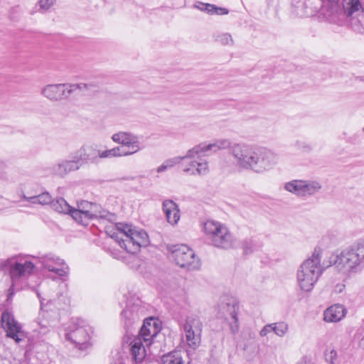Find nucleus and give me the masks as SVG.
Listing matches in <instances>:
<instances>
[{"instance_id": "nucleus-27", "label": "nucleus", "mask_w": 364, "mask_h": 364, "mask_svg": "<svg viewBox=\"0 0 364 364\" xmlns=\"http://www.w3.org/2000/svg\"><path fill=\"white\" fill-rule=\"evenodd\" d=\"M343 6L344 12L348 16H353L363 11L360 0H343Z\"/></svg>"}, {"instance_id": "nucleus-19", "label": "nucleus", "mask_w": 364, "mask_h": 364, "mask_svg": "<svg viewBox=\"0 0 364 364\" xmlns=\"http://www.w3.org/2000/svg\"><path fill=\"white\" fill-rule=\"evenodd\" d=\"M231 141L227 139H220L214 141L213 143L206 144L201 143L192 147V150L189 153V156L196 154L200 152L215 153L219 150L229 149V153L231 155V147L232 146Z\"/></svg>"}, {"instance_id": "nucleus-45", "label": "nucleus", "mask_w": 364, "mask_h": 364, "mask_svg": "<svg viewBox=\"0 0 364 364\" xmlns=\"http://www.w3.org/2000/svg\"><path fill=\"white\" fill-rule=\"evenodd\" d=\"M296 144L298 145L302 146L306 151H309L311 149V147L309 145H307V144H304V143H301V142H299V141H297Z\"/></svg>"}, {"instance_id": "nucleus-50", "label": "nucleus", "mask_w": 364, "mask_h": 364, "mask_svg": "<svg viewBox=\"0 0 364 364\" xmlns=\"http://www.w3.org/2000/svg\"><path fill=\"white\" fill-rule=\"evenodd\" d=\"M41 306H43V301L41 299Z\"/></svg>"}, {"instance_id": "nucleus-44", "label": "nucleus", "mask_w": 364, "mask_h": 364, "mask_svg": "<svg viewBox=\"0 0 364 364\" xmlns=\"http://www.w3.org/2000/svg\"><path fill=\"white\" fill-rule=\"evenodd\" d=\"M296 364H311L310 359L307 357L301 358Z\"/></svg>"}, {"instance_id": "nucleus-13", "label": "nucleus", "mask_w": 364, "mask_h": 364, "mask_svg": "<svg viewBox=\"0 0 364 364\" xmlns=\"http://www.w3.org/2000/svg\"><path fill=\"white\" fill-rule=\"evenodd\" d=\"M255 146L245 142L233 143L230 156L237 168L249 170Z\"/></svg>"}, {"instance_id": "nucleus-28", "label": "nucleus", "mask_w": 364, "mask_h": 364, "mask_svg": "<svg viewBox=\"0 0 364 364\" xmlns=\"http://www.w3.org/2000/svg\"><path fill=\"white\" fill-rule=\"evenodd\" d=\"M196 7L210 14L225 15L228 14L229 12L228 10L225 8L218 7L213 4H205L201 2L198 3Z\"/></svg>"}, {"instance_id": "nucleus-41", "label": "nucleus", "mask_w": 364, "mask_h": 364, "mask_svg": "<svg viewBox=\"0 0 364 364\" xmlns=\"http://www.w3.org/2000/svg\"><path fill=\"white\" fill-rule=\"evenodd\" d=\"M242 246L245 254H248L252 251L253 244L252 240L244 241Z\"/></svg>"}, {"instance_id": "nucleus-51", "label": "nucleus", "mask_w": 364, "mask_h": 364, "mask_svg": "<svg viewBox=\"0 0 364 364\" xmlns=\"http://www.w3.org/2000/svg\"><path fill=\"white\" fill-rule=\"evenodd\" d=\"M48 277L51 278V277H50V276H48ZM56 278H57V277H52V279H56Z\"/></svg>"}, {"instance_id": "nucleus-17", "label": "nucleus", "mask_w": 364, "mask_h": 364, "mask_svg": "<svg viewBox=\"0 0 364 364\" xmlns=\"http://www.w3.org/2000/svg\"><path fill=\"white\" fill-rule=\"evenodd\" d=\"M183 328L186 333L187 343L191 347L197 346L200 341L202 322L196 315L187 317Z\"/></svg>"}, {"instance_id": "nucleus-7", "label": "nucleus", "mask_w": 364, "mask_h": 364, "mask_svg": "<svg viewBox=\"0 0 364 364\" xmlns=\"http://www.w3.org/2000/svg\"><path fill=\"white\" fill-rule=\"evenodd\" d=\"M90 327L81 318H73L65 328V338L78 347L86 349L89 345Z\"/></svg>"}, {"instance_id": "nucleus-23", "label": "nucleus", "mask_w": 364, "mask_h": 364, "mask_svg": "<svg viewBox=\"0 0 364 364\" xmlns=\"http://www.w3.org/2000/svg\"><path fill=\"white\" fill-rule=\"evenodd\" d=\"M162 209L167 222L172 225H176L181 218L178 205L172 200H165L162 203Z\"/></svg>"}, {"instance_id": "nucleus-35", "label": "nucleus", "mask_w": 364, "mask_h": 364, "mask_svg": "<svg viewBox=\"0 0 364 364\" xmlns=\"http://www.w3.org/2000/svg\"><path fill=\"white\" fill-rule=\"evenodd\" d=\"M215 41L223 46H233L234 41L232 36L228 33H218L215 35Z\"/></svg>"}, {"instance_id": "nucleus-11", "label": "nucleus", "mask_w": 364, "mask_h": 364, "mask_svg": "<svg viewBox=\"0 0 364 364\" xmlns=\"http://www.w3.org/2000/svg\"><path fill=\"white\" fill-rule=\"evenodd\" d=\"M239 309V304L235 299L228 297L220 299L217 307L218 317L228 321L230 330L232 334H236L239 331L240 324L237 318Z\"/></svg>"}, {"instance_id": "nucleus-33", "label": "nucleus", "mask_w": 364, "mask_h": 364, "mask_svg": "<svg viewBox=\"0 0 364 364\" xmlns=\"http://www.w3.org/2000/svg\"><path fill=\"white\" fill-rule=\"evenodd\" d=\"M161 361L162 364H184L181 353L177 351L164 355Z\"/></svg>"}, {"instance_id": "nucleus-25", "label": "nucleus", "mask_w": 364, "mask_h": 364, "mask_svg": "<svg viewBox=\"0 0 364 364\" xmlns=\"http://www.w3.org/2000/svg\"><path fill=\"white\" fill-rule=\"evenodd\" d=\"M141 338H136L131 343V355L136 363L141 362L146 356L145 346Z\"/></svg>"}, {"instance_id": "nucleus-43", "label": "nucleus", "mask_w": 364, "mask_h": 364, "mask_svg": "<svg viewBox=\"0 0 364 364\" xmlns=\"http://www.w3.org/2000/svg\"><path fill=\"white\" fill-rule=\"evenodd\" d=\"M0 364H21L18 360L14 359H2L0 360Z\"/></svg>"}, {"instance_id": "nucleus-36", "label": "nucleus", "mask_w": 364, "mask_h": 364, "mask_svg": "<svg viewBox=\"0 0 364 364\" xmlns=\"http://www.w3.org/2000/svg\"><path fill=\"white\" fill-rule=\"evenodd\" d=\"M273 332L279 337H283L289 330V325L285 322L273 323Z\"/></svg>"}, {"instance_id": "nucleus-40", "label": "nucleus", "mask_w": 364, "mask_h": 364, "mask_svg": "<svg viewBox=\"0 0 364 364\" xmlns=\"http://www.w3.org/2000/svg\"><path fill=\"white\" fill-rule=\"evenodd\" d=\"M38 323L41 328L40 332L45 333L48 327V321L47 320H40V318H38Z\"/></svg>"}, {"instance_id": "nucleus-5", "label": "nucleus", "mask_w": 364, "mask_h": 364, "mask_svg": "<svg viewBox=\"0 0 364 364\" xmlns=\"http://www.w3.org/2000/svg\"><path fill=\"white\" fill-rule=\"evenodd\" d=\"M321 257L318 252L305 259L296 271V282L299 289L306 292L311 291L322 274Z\"/></svg>"}, {"instance_id": "nucleus-20", "label": "nucleus", "mask_w": 364, "mask_h": 364, "mask_svg": "<svg viewBox=\"0 0 364 364\" xmlns=\"http://www.w3.org/2000/svg\"><path fill=\"white\" fill-rule=\"evenodd\" d=\"M160 330L157 321L153 318H149L144 321L138 338H141V341H144L145 345L149 346L152 339L156 336Z\"/></svg>"}, {"instance_id": "nucleus-38", "label": "nucleus", "mask_w": 364, "mask_h": 364, "mask_svg": "<svg viewBox=\"0 0 364 364\" xmlns=\"http://www.w3.org/2000/svg\"><path fill=\"white\" fill-rule=\"evenodd\" d=\"M55 0H40V9L44 11L49 9L55 3Z\"/></svg>"}, {"instance_id": "nucleus-15", "label": "nucleus", "mask_w": 364, "mask_h": 364, "mask_svg": "<svg viewBox=\"0 0 364 364\" xmlns=\"http://www.w3.org/2000/svg\"><path fill=\"white\" fill-rule=\"evenodd\" d=\"M41 264L42 267L49 272L54 273L57 277L64 279L67 277L69 273V267L64 259L58 256L48 253L41 257H36Z\"/></svg>"}, {"instance_id": "nucleus-8", "label": "nucleus", "mask_w": 364, "mask_h": 364, "mask_svg": "<svg viewBox=\"0 0 364 364\" xmlns=\"http://www.w3.org/2000/svg\"><path fill=\"white\" fill-rule=\"evenodd\" d=\"M89 85L85 83L71 84L59 83L45 85L41 91V94L51 102H60L67 100L77 90L87 89Z\"/></svg>"}, {"instance_id": "nucleus-30", "label": "nucleus", "mask_w": 364, "mask_h": 364, "mask_svg": "<svg viewBox=\"0 0 364 364\" xmlns=\"http://www.w3.org/2000/svg\"><path fill=\"white\" fill-rule=\"evenodd\" d=\"M184 157L182 156H174L168 159H166L156 169L158 173H161L166 171L167 170L174 167L177 164H182Z\"/></svg>"}, {"instance_id": "nucleus-12", "label": "nucleus", "mask_w": 364, "mask_h": 364, "mask_svg": "<svg viewBox=\"0 0 364 364\" xmlns=\"http://www.w3.org/2000/svg\"><path fill=\"white\" fill-rule=\"evenodd\" d=\"M71 216L77 223L87 225L90 220L105 215L102 213L100 206L97 203L82 200L77 203V208H73Z\"/></svg>"}, {"instance_id": "nucleus-16", "label": "nucleus", "mask_w": 364, "mask_h": 364, "mask_svg": "<svg viewBox=\"0 0 364 364\" xmlns=\"http://www.w3.org/2000/svg\"><path fill=\"white\" fill-rule=\"evenodd\" d=\"M1 326L6 331L8 338H12L18 344L27 337V333L23 330L22 325L18 322L14 315L5 311L1 314Z\"/></svg>"}, {"instance_id": "nucleus-10", "label": "nucleus", "mask_w": 364, "mask_h": 364, "mask_svg": "<svg viewBox=\"0 0 364 364\" xmlns=\"http://www.w3.org/2000/svg\"><path fill=\"white\" fill-rule=\"evenodd\" d=\"M192 148L188 149L184 156V159L182 162V171L183 173L194 176H205L209 173V163L204 158L205 156H209L206 152H200L193 156H189L190 151Z\"/></svg>"}, {"instance_id": "nucleus-48", "label": "nucleus", "mask_w": 364, "mask_h": 364, "mask_svg": "<svg viewBox=\"0 0 364 364\" xmlns=\"http://www.w3.org/2000/svg\"><path fill=\"white\" fill-rule=\"evenodd\" d=\"M301 7L302 9H307V7L306 6V5L304 4H302Z\"/></svg>"}, {"instance_id": "nucleus-37", "label": "nucleus", "mask_w": 364, "mask_h": 364, "mask_svg": "<svg viewBox=\"0 0 364 364\" xmlns=\"http://www.w3.org/2000/svg\"><path fill=\"white\" fill-rule=\"evenodd\" d=\"M325 358L327 362L331 364H334L337 358V353L334 349L326 350Z\"/></svg>"}, {"instance_id": "nucleus-34", "label": "nucleus", "mask_w": 364, "mask_h": 364, "mask_svg": "<svg viewBox=\"0 0 364 364\" xmlns=\"http://www.w3.org/2000/svg\"><path fill=\"white\" fill-rule=\"evenodd\" d=\"M97 154L100 159L113 158V157H122L121 150L119 146L107 149V150H100L97 151Z\"/></svg>"}, {"instance_id": "nucleus-49", "label": "nucleus", "mask_w": 364, "mask_h": 364, "mask_svg": "<svg viewBox=\"0 0 364 364\" xmlns=\"http://www.w3.org/2000/svg\"><path fill=\"white\" fill-rule=\"evenodd\" d=\"M344 287V285L343 284H341L339 286V291H342V289Z\"/></svg>"}, {"instance_id": "nucleus-42", "label": "nucleus", "mask_w": 364, "mask_h": 364, "mask_svg": "<svg viewBox=\"0 0 364 364\" xmlns=\"http://www.w3.org/2000/svg\"><path fill=\"white\" fill-rule=\"evenodd\" d=\"M6 177V164L4 161H0V178L4 179Z\"/></svg>"}, {"instance_id": "nucleus-6", "label": "nucleus", "mask_w": 364, "mask_h": 364, "mask_svg": "<svg viewBox=\"0 0 364 364\" xmlns=\"http://www.w3.org/2000/svg\"><path fill=\"white\" fill-rule=\"evenodd\" d=\"M169 257L181 268L188 270H197L201 266L200 259L194 251L186 245L180 244L173 245L168 248Z\"/></svg>"}, {"instance_id": "nucleus-26", "label": "nucleus", "mask_w": 364, "mask_h": 364, "mask_svg": "<svg viewBox=\"0 0 364 364\" xmlns=\"http://www.w3.org/2000/svg\"><path fill=\"white\" fill-rule=\"evenodd\" d=\"M322 188L321 182L316 180H303V197H308L318 193Z\"/></svg>"}, {"instance_id": "nucleus-21", "label": "nucleus", "mask_w": 364, "mask_h": 364, "mask_svg": "<svg viewBox=\"0 0 364 364\" xmlns=\"http://www.w3.org/2000/svg\"><path fill=\"white\" fill-rule=\"evenodd\" d=\"M347 310L342 304H334L323 311V321L327 323H337L346 317Z\"/></svg>"}, {"instance_id": "nucleus-18", "label": "nucleus", "mask_w": 364, "mask_h": 364, "mask_svg": "<svg viewBox=\"0 0 364 364\" xmlns=\"http://www.w3.org/2000/svg\"><path fill=\"white\" fill-rule=\"evenodd\" d=\"M141 301L134 296L127 299L125 308L121 314L122 320L125 328L134 324L139 320Z\"/></svg>"}, {"instance_id": "nucleus-31", "label": "nucleus", "mask_w": 364, "mask_h": 364, "mask_svg": "<svg viewBox=\"0 0 364 364\" xmlns=\"http://www.w3.org/2000/svg\"><path fill=\"white\" fill-rule=\"evenodd\" d=\"M51 207L60 213L70 214L71 215L73 208L63 198H59L51 203Z\"/></svg>"}, {"instance_id": "nucleus-4", "label": "nucleus", "mask_w": 364, "mask_h": 364, "mask_svg": "<svg viewBox=\"0 0 364 364\" xmlns=\"http://www.w3.org/2000/svg\"><path fill=\"white\" fill-rule=\"evenodd\" d=\"M203 228L207 240L213 247L225 250L237 247V240L225 224L208 220Z\"/></svg>"}, {"instance_id": "nucleus-39", "label": "nucleus", "mask_w": 364, "mask_h": 364, "mask_svg": "<svg viewBox=\"0 0 364 364\" xmlns=\"http://www.w3.org/2000/svg\"><path fill=\"white\" fill-rule=\"evenodd\" d=\"M271 332H273L272 323L265 325L259 331V335L260 336L264 337Z\"/></svg>"}, {"instance_id": "nucleus-1", "label": "nucleus", "mask_w": 364, "mask_h": 364, "mask_svg": "<svg viewBox=\"0 0 364 364\" xmlns=\"http://www.w3.org/2000/svg\"><path fill=\"white\" fill-rule=\"evenodd\" d=\"M330 262L343 275L350 277L360 272L364 268V241L337 252L330 258Z\"/></svg>"}, {"instance_id": "nucleus-32", "label": "nucleus", "mask_w": 364, "mask_h": 364, "mask_svg": "<svg viewBox=\"0 0 364 364\" xmlns=\"http://www.w3.org/2000/svg\"><path fill=\"white\" fill-rule=\"evenodd\" d=\"M284 189L297 196L303 197V180H293L284 185Z\"/></svg>"}, {"instance_id": "nucleus-52", "label": "nucleus", "mask_w": 364, "mask_h": 364, "mask_svg": "<svg viewBox=\"0 0 364 364\" xmlns=\"http://www.w3.org/2000/svg\"><path fill=\"white\" fill-rule=\"evenodd\" d=\"M363 132H364V127L363 128Z\"/></svg>"}, {"instance_id": "nucleus-9", "label": "nucleus", "mask_w": 364, "mask_h": 364, "mask_svg": "<svg viewBox=\"0 0 364 364\" xmlns=\"http://www.w3.org/2000/svg\"><path fill=\"white\" fill-rule=\"evenodd\" d=\"M277 160V156L273 151L256 146L249 170L256 173H265L274 167Z\"/></svg>"}, {"instance_id": "nucleus-2", "label": "nucleus", "mask_w": 364, "mask_h": 364, "mask_svg": "<svg viewBox=\"0 0 364 364\" xmlns=\"http://www.w3.org/2000/svg\"><path fill=\"white\" fill-rule=\"evenodd\" d=\"M32 259L36 257L30 255H16L0 262V270L9 274L11 281L9 291L26 281L35 269Z\"/></svg>"}, {"instance_id": "nucleus-47", "label": "nucleus", "mask_w": 364, "mask_h": 364, "mask_svg": "<svg viewBox=\"0 0 364 364\" xmlns=\"http://www.w3.org/2000/svg\"><path fill=\"white\" fill-rule=\"evenodd\" d=\"M134 177L132 176H127V177H124L122 178V180H127V181H132V180H134Z\"/></svg>"}, {"instance_id": "nucleus-29", "label": "nucleus", "mask_w": 364, "mask_h": 364, "mask_svg": "<svg viewBox=\"0 0 364 364\" xmlns=\"http://www.w3.org/2000/svg\"><path fill=\"white\" fill-rule=\"evenodd\" d=\"M23 198L28 202L33 204L38 203L41 205H48L51 204L53 202L52 197L48 192H45L34 196H26L24 195Z\"/></svg>"}, {"instance_id": "nucleus-46", "label": "nucleus", "mask_w": 364, "mask_h": 364, "mask_svg": "<svg viewBox=\"0 0 364 364\" xmlns=\"http://www.w3.org/2000/svg\"><path fill=\"white\" fill-rule=\"evenodd\" d=\"M297 15L301 18L303 17H307L311 15V14H309L307 11H304L302 13H298Z\"/></svg>"}, {"instance_id": "nucleus-3", "label": "nucleus", "mask_w": 364, "mask_h": 364, "mask_svg": "<svg viewBox=\"0 0 364 364\" xmlns=\"http://www.w3.org/2000/svg\"><path fill=\"white\" fill-rule=\"evenodd\" d=\"M111 237L127 252L135 254L149 244V236L142 229L130 224L118 223Z\"/></svg>"}, {"instance_id": "nucleus-24", "label": "nucleus", "mask_w": 364, "mask_h": 364, "mask_svg": "<svg viewBox=\"0 0 364 364\" xmlns=\"http://www.w3.org/2000/svg\"><path fill=\"white\" fill-rule=\"evenodd\" d=\"M97 151L99 150L93 146H82L75 154L77 158L83 164L88 162H97L99 158Z\"/></svg>"}, {"instance_id": "nucleus-22", "label": "nucleus", "mask_w": 364, "mask_h": 364, "mask_svg": "<svg viewBox=\"0 0 364 364\" xmlns=\"http://www.w3.org/2000/svg\"><path fill=\"white\" fill-rule=\"evenodd\" d=\"M82 164L80 161L77 158V155L75 153L72 157V159L64 160L58 163L54 167V171L56 174L64 176L68 173L78 170Z\"/></svg>"}, {"instance_id": "nucleus-14", "label": "nucleus", "mask_w": 364, "mask_h": 364, "mask_svg": "<svg viewBox=\"0 0 364 364\" xmlns=\"http://www.w3.org/2000/svg\"><path fill=\"white\" fill-rule=\"evenodd\" d=\"M112 139L122 145L119 147L122 156L132 155L142 149L139 137L131 132H119L114 134Z\"/></svg>"}]
</instances>
